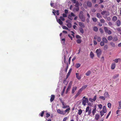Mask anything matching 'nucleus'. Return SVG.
<instances>
[{"label": "nucleus", "mask_w": 121, "mask_h": 121, "mask_svg": "<svg viewBox=\"0 0 121 121\" xmlns=\"http://www.w3.org/2000/svg\"><path fill=\"white\" fill-rule=\"evenodd\" d=\"M79 17L82 22H85V18L83 15V12L82 11H81L80 12L79 15Z\"/></svg>", "instance_id": "f257e3e1"}, {"label": "nucleus", "mask_w": 121, "mask_h": 121, "mask_svg": "<svg viewBox=\"0 0 121 121\" xmlns=\"http://www.w3.org/2000/svg\"><path fill=\"white\" fill-rule=\"evenodd\" d=\"M82 100V104L84 105L85 106L86 105V103H87L88 102V99L85 97V96H84Z\"/></svg>", "instance_id": "f03ea898"}, {"label": "nucleus", "mask_w": 121, "mask_h": 121, "mask_svg": "<svg viewBox=\"0 0 121 121\" xmlns=\"http://www.w3.org/2000/svg\"><path fill=\"white\" fill-rule=\"evenodd\" d=\"M88 112V114L87 115H90L91 112V108H90L89 106L87 107L86 110V112Z\"/></svg>", "instance_id": "7ed1b4c3"}, {"label": "nucleus", "mask_w": 121, "mask_h": 121, "mask_svg": "<svg viewBox=\"0 0 121 121\" xmlns=\"http://www.w3.org/2000/svg\"><path fill=\"white\" fill-rule=\"evenodd\" d=\"M101 52L102 51L99 48L97 49L96 51V53H97V55L99 57H100Z\"/></svg>", "instance_id": "20e7f679"}, {"label": "nucleus", "mask_w": 121, "mask_h": 121, "mask_svg": "<svg viewBox=\"0 0 121 121\" xmlns=\"http://www.w3.org/2000/svg\"><path fill=\"white\" fill-rule=\"evenodd\" d=\"M96 105L94 106L93 108V110L92 111V113L93 116L94 115L96 112Z\"/></svg>", "instance_id": "39448f33"}, {"label": "nucleus", "mask_w": 121, "mask_h": 121, "mask_svg": "<svg viewBox=\"0 0 121 121\" xmlns=\"http://www.w3.org/2000/svg\"><path fill=\"white\" fill-rule=\"evenodd\" d=\"M57 112L58 113L60 114L64 115L65 114V112H64V111H61L59 109L57 110Z\"/></svg>", "instance_id": "423d86ee"}, {"label": "nucleus", "mask_w": 121, "mask_h": 121, "mask_svg": "<svg viewBox=\"0 0 121 121\" xmlns=\"http://www.w3.org/2000/svg\"><path fill=\"white\" fill-rule=\"evenodd\" d=\"M110 15V13L109 12L106 11L104 16L103 17L105 19H106L107 18V16H109Z\"/></svg>", "instance_id": "0eeeda50"}, {"label": "nucleus", "mask_w": 121, "mask_h": 121, "mask_svg": "<svg viewBox=\"0 0 121 121\" xmlns=\"http://www.w3.org/2000/svg\"><path fill=\"white\" fill-rule=\"evenodd\" d=\"M82 92V91L79 89L75 96V98H76L77 97L81 94Z\"/></svg>", "instance_id": "6e6552de"}, {"label": "nucleus", "mask_w": 121, "mask_h": 121, "mask_svg": "<svg viewBox=\"0 0 121 121\" xmlns=\"http://www.w3.org/2000/svg\"><path fill=\"white\" fill-rule=\"evenodd\" d=\"M79 26L82 28H84L85 27V26L84 24L82 22H78Z\"/></svg>", "instance_id": "1a4fd4ad"}, {"label": "nucleus", "mask_w": 121, "mask_h": 121, "mask_svg": "<svg viewBox=\"0 0 121 121\" xmlns=\"http://www.w3.org/2000/svg\"><path fill=\"white\" fill-rule=\"evenodd\" d=\"M77 88V87L76 86L73 87L72 90V94L74 93L75 91L76 90Z\"/></svg>", "instance_id": "9d476101"}, {"label": "nucleus", "mask_w": 121, "mask_h": 121, "mask_svg": "<svg viewBox=\"0 0 121 121\" xmlns=\"http://www.w3.org/2000/svg\"><path fill=\"white\" fill-rule=\"evenodd\" d=\"M116 25L118 26H120L121 24V22L120 20H118L116 22Z\"/></svg>", "instance_id": "9b49d317"}, {"label": "nucleus", "mask_w": 121, "mask_h": 121, "mask_svg": "<svg viewBox=\"0 0 121 121\" xmlns=\"http://www.w3.org/2000/svg\"><path fill=\"white\" fill-rule=\"evenodd\" d=\"M63 106V108H68L69 107V105H65L66 104L64 102L62 103Z\"/></svg>", "instance_id": "f8f14e48"}, {"label": "nucleus", "mask_w": 121, "mask_h": 121, "mask_svg": "<svg viewBox=\"0 0 121 121\" xmlns=\"http://www.w3.org/2000/svg\"><path fill=\"white\" fill-rule=\"evenodd\" d=\"M87 6L89 7H91L92 6V4L91 2L88 1L87 3Z\"/></svg>", "instance_id": "ddd939ff"}, {"label": "nucleus", "mask_w": 121, "mask_h": 121, "mask_svg": "<svg viewBox=\"0 0 121 121\" xmlns=\"http://www.w3.org/2000/svg\"><path fill=\"white\" fill-rule=\"evenodd\" d=\"M55 97L54 95H51V98L50 99V101L51 102H52L54 100Z\"/></svg>", "instance_id": "4468645a"}, {"label": "nucleus", "mask_w": 121, "mask_h": 121, "mask_svg": "<svg viewBox=\"0 0 121 121\" xmlns=\"http://www.w3.org/2000/svg\"><path fill=\"white\" fill-rule=\"evenodd\" d=\"M76 78H77L78 79V80H80L81 78V77L79 76V73H76Z\"/></svg>", "instance_id": "2eb2a0df"}, {"label": "nucleus", "mask_w": 121, "mask_h": 121, "mask_svg": "<svg viewBox=\"0 0 121 121\" xmlns=\"http://www.w3.org/2000/svg\"><path fill=\"white\" fill-rule=\"evenodd\" d=\"M102 41L105 43H107L108 42V41L105 37H104L102 38Z\"/></svg>", "instance_id": "dca6fc26"}, {"label": "nucleus", "mask_w": 121, "mask_h": 121, "mask_svg": "<svg viewBox=\"0 0 121 121\" xmlns=\"http://www.w3.org/2000/svg\"><path fill=\"white\" fill-rule=\"evenodd\" d=\"M102 111L104 113H106L107 112V111L105 106H103V109Z\"/></svg>", "instance_id": "f3484780"}, {"label": "nucleus", "mask_w": 121, "mask_h": 121, "mask_svg": "<svg viewBox=\"0 0 121 121\" xmlns=\"http://www.w3.org/2000/svg\"><path fill=\"white\" fill-rule=\"evenodd\" d=\"M90 56L91 57L92 59L93 58V57L94 56V54L92 51H91L90 52Z\"/></svg>", "instance_id": "a211bd4d"}, {"label": "nucleus", "mask_w": 121, "mask_h": 121, "mask_svg": "<svg viewBox=\"0 0 121 121\" xmlns=\"http://www.w3.org/2000/svg\"><path fill=\"white\" fill-rule=\"evenodd\" d=\"M57 22L58 23L61 25L63 24V22L61 21L60 19H59L58 20H57Z\"/></svg>", "instance_id": "6ab92c4d"}, {"label": "nucleus", "mask_w": 121, "mask_h": 121, "mask_svg": "<svg viewBox=\"0 0 121 121\" xmlns=\"http://www.w3.org/2000/svg\"><path fill=\"white\" fill-rule=\"evenodd\" d=\"M72 71V69H70L69 70V71L68 72V73L67 76H66V78H67L69 76L70 74V73H71V71Z\"/></svg>", "instance_id": "aec40b11"}, {"label": "nucleus", "mask_w": 121, "mask_h": 121, "mask_svg": "<svg viewBox=\"0 0 121 121\" xmlns=\"http://www.w3.org/2000/svg\"><path fill=\"white\" fill-rule=\"evenodd\" d=\"M87 87L86 85L82 86V87L79 89L82 91L83 90L85 89Z\"/></svg>", "instance_id": "412c9836"}, {"label": "nucleus", "mask_w": 121, "mask_h": 121, "mask_svg": "<svg viewBox=\"0 0 121 121\" xmlns=\"http://www.w3.org/2000/svg\"><path fill=\"white\" fill-rule=\"evenodd\" d=\"M117 19V17L116 16H114L113 17L112 20L113 21L115 22L116 21Z\"/></svg>", "instance_id": "4be33fe9"}, {"label": "nucleus", "mask_w": 121, "mask_h": 121, "mask_svg": "<svg viewBox=\"0 0 121 121\" xmlns=\"http://www.w3.org/2000/svg\"><path fill=\"white\" fill-rule=\"evenodd\" d=\"M99 114H97L95 115V119L97 120H98L99 118Z\"/></svg>", "instance_id": "5701e85b"}, {"label": "nucleus", "mask_w": 121, "mask_h": 121, "mask_svg": "<svg viewBox=\"0 0 121 121\" xmlns=\"http://www.w3.org/2000/svg\"><path fill=\"white\" fill-rule=\"evenodd\" d=\"M115 67V63H114L112 64L111 65V68L112 69H114Z\"/></svg>", "instance_id": "b1692460"}, {"label": "nucleus", "mask_w": 121, "mask_h": 121, "mask_svg": "<svg viewBox=\"0 0 121 121\" xmlns=\"http://www.w3.org/2000/svg\"><path fill=\"white\" fill-rule=\"evenodd\" d=\"M96 16L98 18H102V17L100 14L99 13H97Z\"/></svg>", "instance_id": "393cba45"}, {"label": "nucleus", "mask_w": 121, "mask_h": 121, "mask_svg": "<svg viewBox=\"0 0 121 121\" xmlns=\"http://www.w3.org/2000/svg\"><path fill=\"white\" fill-rule=\"evenodd\" d=\"M104 95L105 97L106 98L109 97V95L108 92H105L104 94Z\"/></svg>", "instance_id": "a878e982"}, {"label": "nucleus", "mask_w": 121, "mask_h": 121, "mask_svg": "<svg viewBox=\"0 0 121 121\" xmlns=\"http://www.w3.org/2000/svg\"><path fill=\"white\" fill-rule=\"evenodd\" d=\"M91 72L89 70L87 71L86 73L85 74L87 76H88L90 75L91 73Z\"/></svg>", "instance_id": "bb28decb"}, {"label": "nucleus", "mask_w": 121, "mask_h": 121, "mask_svg": "<svg viewBox=\"0 0 121 121\" xmlns=\"http://www.w3.org/2000/svg\"><path fill=\"white\" fill-rule=\"evenodd\" d=\"M119 106L118 107V109H121V100L119 102Z\"/></svg>", "instance_id": "cd10ccee"}, {"label": "nucleus", "mask_w": 121, "mask_h": 121, "mask_svg": "<svg viewBox=\"0 0 121 121\" xmlns=\"http://www.w3.org/2000/svg\"><path fill=\"white\" fill-rule=\"evenodd\" d=\"M99 98L103 100H104L105 99V97H104L103 96H100L99 97Z\"/></svg>", "instance_id": "c85d7f7f"}, {"label": "nucleus", "mask_w": 121, "mask_h": 121, "mask_svg": "<svg viewBox=\"0 0 121 121\" xmlns=\"http://www.w3.org/2000/svg\"><path fill=\"white\" fill-rule=\"evenodd\" d=\"M93 29L94 31L96 32L98 30V28L96 26H95L93 27Z\"/></svg>", "instance_id": "c756f323"}, {"label": "nucleus", "mask_w": 121, "mask_h": 121, "mask_svg": "<svg viewBox=\"0 0 121 121\" xmlns=\"http://www.w3.org/2000/svg\"><path fill=\"white\" fill-rule=\"evenodd\" d=\"M82 110L81 109H79V110H78V114L79 115H80L82 114Z\"/></svg>", "instance_id": "7c9ffc66"}, {"label": "nucleus", "mask_w": 121, "mask_h": 121, "mask_svg": "<svg viewBox=\"0 0 121 121\" xmlns=\"http://www.w3.org/2000/svg\"><path fill=\"white\" fill-rule=\"evenodd\" d=\"M104 30H105V32L106 33H107L108 31V29L107 28V27H104Z\"/></svg>", "instance_id": "2f4dec72"}, {"label": "nucleus", "mask_w": 121, "mask_h": 121, "mask_svg": "<svg viewBox=\"0 0 121 121\" xmlns=\"http://www.w3.org/2000/svg\"><path fill=\"white\" fill-rule=\"evenodd\" d=\"M75 6L76 7H79V3L78 1L76 2V3H75Z\"/></svg>", "instance_id": "473e14b6"}, {"label": "nucleus", "mask_w": 121, "mask_h": 121, "mask_svg": "<svg viewBox=\"0 0 121 121\" xmlns=\"http://www.w3.org/2000/svg\"><path fill=\"white\" fill-rule=\"evenodd\" d=\"M108 39L109 41L111 40L112 39V37L111 36H109L108 38Z\"/></svg>", "instance_id": "72a5a7b5"}, {"label": "nucleus", "mask_w": 121, "mask_h": 121, "mask_svg": "<svg viewBox=\"0 0 121 121\" xmlns=\"http://www.w3.org/2000/svg\"><path fill=\"white\" fill-rule=\"evenodd\" d=\"M79 30L82 34H83L84 33V31L82 28L80 27L79 29Z\"/></svg>", "instance_id": "f704fd0d"}, {"label": "nucleus", "mask_w": 121, "mask_h": 121, "mask_svg": "<svg viewBox=\"0 0 121 121\" xmlns=\"http://www.w3.org/2000/svg\"><path fill=\"white\" fill-rule=\"evenodd\" d=\"M70 110V108H68L66 109V110H65V112H65V114L67 112H68V113L69 112V110Z\"/></svg>", "instance_id": "c9c22d12"}, {"label": "nucleus", "mask_w": 121, "mask_h": 121, "mask_svg": "<svg viewBox=\"0 0 121 121\" xmlns=\"http://www.w3.org/2000/svg\"><path fill=\"white\" fill-rule=\"evenodd\" d=\"M76 41L78 43H80L81 42L82 40L81 39H78Z\"/></svg>", "instance_id": "e433bc0d"}, {"label": "nucleus", "mask_w": 121, "mask_h": 121, "mask_svg": "<svg viewBox=\"0 0 121 121\" xmlns=\"http://www.w3.org/2000/svg\"><path fill=\"white\" fill-rule=\"evenodd\" d=\"M67 26L69 28H71L72 27V25L71 23H68L67 24Z\"/></svg>", "instance_id": "4c0bfd02"}, {"label": "nucleus", "mask_w": 121, "mask_h": 121, "mask_svg": "<svg viewBox=\"0 0 121 121\" xmlns=\"http://www.w3.org/2000/svg\"><path fill=\"white\" fill-rule=\"evenodd\" d=\"M104 43L103 41H101L100 43V45L101 46H104Z\"/></svg>", "instance_id": "58836bf2"}, {"label": "nucleus", "mask_w": 121, "mask_h": 121, "mask_svg": "<svg viewBox=\"0 0 121 121\" xmlns=\"http://www.w3.org/2000/svg\"><path fill=\"white\" fill-rule=\"evenodd\" d=\"M118 40V38L117 36L115 37L113 39V41H116Z\"/></svg>", "instance_id": "ea45409f"}, {"label": "nucleus", "mask_w": 121, "mask_h": 121, "mask_svg": "<svg viewBox=\"0 0 121 121\" xmlns=\"http://www.w3.org/2000/svg\"><path fill=\"white\" fill-rule=\"evenodd\" d=\"M93 21L94 22H96L97 21V19L95 17H93L92 18Z\"/></svg>", "instance_id": "a19ab883"}, {"label": "nucleus", "mask_w": 121, "mask_h": 121, "mask_svg": "<svg viewBox=\"0 0 121 121\" xmlns=\"http://www.w3.org/2000/svg\"><path fill=\"white\" fill-rule=\"evenodd\" d=\"M108 47L107 45H105L104 47V50H107L108 48Z\"/></svg>", "instance_id": "79ce46f5"}, {"label": "nucleus", "mask_w": 121, "mask_h": 121, "mask_svg": "<svg viewBox=\"0 0 121 121\" xmlns=\"http://www.w3.org/2000/svg\"><path fill=\"white\" fill-rule=\"evenodd\" d=\"M100 112L101 116L102 117L104 115V112L102 111H100Z\"/></svg>", "instance_id": "37998d69"}, {"label": "nucleus", "mask_w": 121, "mask_h": 121, "mask_svg": "<svg viewBox=\"0 0 121 121\" xmlns=\"http://www.w3.org/2000/svg\"><path fill=\"white\" fill-rule=\"evenodd\" d=\"M76 65V68H78L80 67L81 65L79 63L77 64Z\"/></svg>", "instance_id": "c03bdc74"}, {"label": "nucleus", "mask_w": 121, "mask_h": 121, "mask_svg": "<svg viewBox=\"0 0 121 121\" xmlns=\"http://www.w3.org/2000/svg\"><path fill=\"white\" fill-rule=\"evenodd\" d=\"M98 106L99 108L100 109H101L102 108V105L101 104H98Z\"/></svg>", "instance_id": "a18cd8bd"}, {"label": "nucleus", "mask_w": 121, "mask_h": 121, "mask_svg": "<svg viewBox=\"0 0 121 121\" xmlns=\"http://www.w3.org/2000/svg\"><path fill=\"white\" fill-rule=\"evenodd\" d=\"M111 111H110L109 112V113H108L107 115V116L106 117V119H107L108 118L109 116L110 115V114L111 113Z\"/></svg>", "instance_id": "49530a36"}, {"label": "nucleus", "mask_w": 121, "mask_h": 121, "mask_svg": "<svg viewBox=\"0 0 121 121\" xmlns=\"http://www.w3.org/2000/svg\"><path fill=\"white\" fill-rule=\"evenodd\" d=\"M108 107L109 108H110L111 107V104L110 103H108L107 104Z\"/></svg>", "instance_id": "de8ad7c7"}, {"label": "nucleus", "mask_w": 121, "mask_h": 121, "mask_svg": "<svg viewBox=\"0 0 121 121\" xmlns=\"http://www.w3.org/2000/svg\"><path fill=\"white\" fill-rule=\"evenodd\" d=\"M118 75H119L118 74L115 75L113 77V78L114 79H115L118 77Z\"/></svg>", "instance_id": "09e8293b"}, {"label": "nucleus", "mask_w": 121, "mask_h": 121, "mask_svg": "<svg viewBox=\"0 0 121 121\" xmlns=\"http://www.w3.org/2000/svg\"><path fill=\"white\" fill-rule=\"evenodd\" d=\"M100 22L101 23H104L105 22V20L104 19H101L100 20Z\"/></svg>", "instance_id": "8fccbe9b"}, {"label": "nucleus", "mask_w": 121, "mask_h": 121, "mask_svg": "<svg viewBox=\"0 0 121 121\" xmlns=\"http://www.w3.org/2000/svg\"><path fill=\"white\" fill-rule=\"evenodd\" d=\"M97 41L98 42H99L101 40V38L99 37L97 38Z\"/></svg>", "instance_id": "3c124183"}, {"label": "nucleus", "mask_w": 121, "mask_h": 121, "mask_svg": "<svg viewBox=\"0 0 121 121\" xmlns=\"http://www.w3.org/2000/svg\"><path fill=\"white\" fill-rule=\"evenodd\" d=\"M111 45L113 47H115V44L114 43L112 42H111L110 43Z\"/></svg>", "instance_id": "603ef678"}, {"label": "nucleus", "mask_w": 121, "mask_h": 121, "mask_svg": "<svg viewBox=\"0 0 121 121\" xmlns=\"http://www.w3.org/2000/svg\"><path fill=\"white\" fill-rule=\"evenodd\" d=\"M62 41H63V42H61V43L63 44L65 43V39L64 38L62 39Z\"/></svg>", "instance_id": "864d4df0"}, {"label": "nucleus", "mask_w": 121, "mask_h": 121, "mask_svg": "<svg viewBox=\"0 0 121 121\" xmlns=\"http://www.w3.org/2000/svg\"><path fill=\"white\" fill-rule=\"evenodd\" d=\"M62 28L63 29L68 30V28L67 27H66L65 26H63L62 27Z\"/></svg>", "instance_id": "5fc2aeb1"}, {"label": "nucleus", "mask_w": 121, "mask_h": 121, "mask_svg": "<svg viewBox=\"0 0 121 121\" xmlns=\"http://www.w3.org/2000/svg\"><path fill=\"white\" fill-rule=\"evenodd\" d=\"M99 30L100 33H101L102 34L103 33L104 31H103V30L102 29V28H100L99 29Z\"/></svg>", "instance_id": "6e6d98bb"}, {"label": "nucleus", "mask_w": 121, "mask_h": 121, "mask_svg": "<svg viewBox=\"0 0 121 121\" xmlns=\"http://www.w3.org/2000/svg\"><path fill=\"white\" fill-rule=\"evenodd\" d=\"M107 33L109 34H112V32L111 30H108L107 32Z\"/></svg>", "instance_id": "4d7b16f0"}, {"label": "nucleus", "mask_w": 121, "mask_h": 121, "mask_svg": "<svg viewBox=\"0 0 121 121\" xmlns=\"http://www.w3.org/2000/svg\"><path fill=\"white\" fill-rule=\"evenodd\" d=\"M96 95L94 97V98L93 99V101H95L96 100Z\"/></svg>", "instance_id": "13d9d810"}, {"label": "nucleus", "mask_w": 121, "mask_h": 121, "mask_svg": "<svg viewBox=\"0 0 121 121\" xmlns=\"http://www.w3.org/2000/svg\"><path fill=\"white\" fill-rule=\"evenodd\" d=\"M60 19L61 20L63 21H64L65 20V19L64 18V17H62L61 16H60Z\"/></svg>", "instance_id": "bf43d9fd"}, {"label": "nucleus", "mask_w": 121, "mask_h": 121, "mask_svg": "<svg viewBox=\"0 0 121 121\" xmlns=\"http://www.w3.org/2000/svg\"><path fill=\"white\" fill-rule=\"evenodd\" d=\"M76 37L77 39H79L81 38V37L78 35H76Z\"/></svg>", "instance_id": "052dcab7"}, {"label": "nucleus", "mask_w": 121, "mask_h": 121, "mask_svg": "<svg viewBox=\"0 0 121 121\" xmlns=\"http://www.w3.org/2000/svg\"><path fill=\"white\" fill-rule=\"evenodd\" d=\"M50 116V114L48 113H46V117H48Z\"/></svg>", "instance_id": "680f3d73"}, {"label": "nucleus", "mask_w": 121, "mask_h": 121, "mask_svg": "<svg viewBox=\"0 0 121 121\" xmlns=\"http://www.w3.org/2000/svg\"><path fill=\"white\" fill-rule=\"evenodd\" d=\"M106 11H103L102 12H101V14L102 15H104L105 14V13Z\"/></svg>", "instance_id": "e2e57ef3"}, {"label": "nucleus", "mask_w": 121, "mask_h": 121, "mask_svg": "<svg viewBox=\"0 0 121 121\" xmlns=\"http://www.w3.org/2000/svg\"><path fill=\"white\" fill-rule=\"evenodd\" d=\"M44 113V111H43L40 114V116L41 117H43V116Z\"/></svg>", "instance_id": "0e129e2a"}, {"label": "nucleus", "mask_w": 121, "mask_h": 121, "mask_svg": "<svg viewBox=\"0 0 121 121\" xmlns=\"http://www.w3.org/2000/svg\"><path fill=\"white\" fill-rule=\"evenodd\" d=\"M68 18L70 20H72V17L70 16H68Z\"/></svg>", "instance_id": "69168bd1"}, {"label": "nucleus", "mask_w": 121, "mask_h": 121, "mask_svg": "<svg viewBox=\"0 0 121 121\" xmlns=\"http://www.w3.org/2000/svg\"><path fill=\"white\" fill-rule=\"evenodd\" d=\"M63 83H64L66 85L67 84V83L66 80H64L63 81Z\"/></svg>", "instance_id": "338daca9"}, {"label": "nucleus", "mask_w": 121, "mask_h": 121, "mask_svg": "<svg viewBox=\"0 0 121 121\" xmlns=\"http://www.w3.org/2000/svg\"><path fill=\"white\" fill-rule=\"evenodd\" d=\"M93 43H94V44L95 45H96L97 44V43L96 41L95 40H93Z\"/></svg>", "instance_id": "774afa93"}]
</instances>
